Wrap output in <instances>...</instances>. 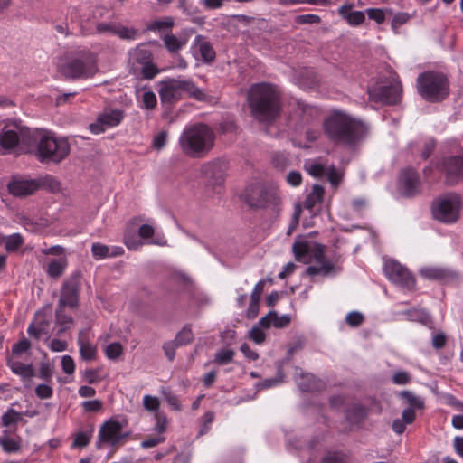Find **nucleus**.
<instances>
[{
	"label": "nucleus",
	"mask_w": 463,
	"mask_h": 463,
	"mask_svg": "<svg viewBox=\"0 0 463 463\" xmlns=\"http://www.w3.org/2000/svg\"><path fill=\"white\" fill-rule=\"evenodd\" d=\"M80 278V272L75 271L63 281L58 307L74 308L78 306Z\"/></svg>",
	"instance_id": "obj_13"
},
{
	"label": "nucleus",
	"mask_w": 463,
	"mask_h": 463,
	"mask_svg": "<svg viewBox=\"0 0 463 463\" xmlns=\"http://www.w3.org/2000/svg\"><path fill=\"white\" fill-rule=\"evenodd\" d=\"M188 39L184 37H177L173 33L165 34L163 37L165 47L170 53L178 52L184 46L186 45Z\"/></svg>",
	"instance_id": "obj_28"
},
{
	"label": "nucleus",
	"mask_w": 463,
	"mask_h": 463,
	"mask_svg": "<svg viewBox=\"0 0 463 463\" xmlns=\"http://www.w3.org/2000/svg\"><path fill=\"white\" fill-rule=\"evenodd\" d=\"M291 318L288 315L279 316L275 312V316H272V325L276 328H283L289 325Z\"/></svg>",
	"instance_id": "obj_57"
},
{
	"label": "nucleus",
	"mask_w": 463,
	"mask_h": 463,
	"mask_svg": "<svg viewBox=\"0 0 463 463\" xmlns=\"http://www.w3.org/2000/svg\"><path fill=\"white\" fill-rule=\"evenodd\" d=\"M158 85L162 104L173 105L184 97H192L197 100H202L205 97L203 90L190 80L167 78L161 80Z\"/></svg>",
	"instance_id": "obj_5"
},
{
	"label": "nucleus",
	"mask_w": 463,
	"mask_h": 463,
	"mask_svg": "<svg viewBox=\"0 0 463 463\" xmlns=\"http://www.w3.org/2000/svg\"><path fill=\"white\" fill-rule=\"evenodd\" d=\"M194 340V334L190 326H184L180 332L175 335V341L179 345H185L190 344Z\"/></svg>",
	"instance_id": "obj_41"
},
{
	"label": "nucleus",
	"mask_w": 463,
	"mask_h": 463,
	"mask_svg": "<svg viewBox=\"0 0 463 463\" xmlns=\"http://www.w3.org/2000/svg\"><path fill=\"white\" fill-rule=\"evenodd\" d=\"M461 202L458 195L449 194L432 204V215L435 220L444 223L456 222L460 215Z\"/></svg>",
	"instance_id": "obj_11"
},
{
	"label": "nucleus",
	"mask_w": 463,
	"mask_h": 463,
	"mask_svg": "<svg viewBox=\"0 0 463 463\" xmlns=\"http://www.w3.org/2000/svg\"><path fill=\"white\" fill-rule=\"evenodd\" d=\"M384 273L387 278L403 288L412 289L415 287V279L407 268L396 260H391L384 263Z\"/></svg>",
	"instance_id": "obj_15"
},
{
	"label": "nucleus",
	"mask_w": 463,
	"mask_h": 463,
	"mask_svg": "<svg viewBox=\"0 0 463 463\" xmlns=\"http://www.w3.org/2000/svg\"><path fill=\"white\" fill-rule=\"evenodd\" d=\"M325 194V189L322 185L314 184L312 191L307 194L304 206L311 210L316 204L322 203Z\"/></svg>",
	"instance_id": "obj_32"
},
{
	"label": "nucleus",
	"mask_w": 463,
	"mask_h": 463,
	"mask_svg": "<svg viewBox=\"0 0 463 463\" xmlns=\"http://www.w3.org/2000/svg\"><path fill=\"white\" fill-rule=\"evenodd\" d=\"M366 14L369 19L375 21L378 24L385 21V11L380 8H368Z\"/></svg>",
	"instance_id": "obj_49"
},
{
	"label": "nucleus",
	"mask_w": 463,
	"mask_h": 463,
	"mask_svg": "<svg viewBox=\"0 0 463 463\" xmlns=\"http://www.w3.org/2000/svg\"><path fill=\"white\" fill-rule=\"evenodd\" d=\"M55 316L56 320L53 324V333L60 336L71 327L73 325V318L71 316L65 314L64 307H57Z\"/></svg>",
	"instance_id": "obj_25"
},
{
	"label": "nucleus",
	"mask_w": 463,
	"mask_h": 463,
	"mask_svg": "<svg viewBox=\"0 0 463 463\" xmlns=\"http://www.w3.org/2000/svg\"><path fill=\"white\" fill-rule=\"evenodd\" d=\"M124 423L115 419L105 421L99 431L97 447L101 445L115 446L128 436V432H123Z\"/></svg>",
	"instance_id": "obj_12"
},
{
	"label": "nucleus",
	"mask_w": 463,
	"mask_h": 463,
	"mask_svg": "<svg viewBox=\"0 0 463 463\" xmlns=\"http://www.w3.org/2000/svg\"><path fill=\"white\" fill-rule=\"evenodd\" d=\"M24 243V239L19 233H14L5 240V249L7 251L16 250Z\"/></svg>",
	"instance_id": "obj_44"
},
{
	"label": "nucleus",
	"mask_w": 463,
	"mask_h": 463,
	"mask_svg": "<svg viewBox=\"0 0 463 463\" xmlns=\"http://www.w3.org/2000/svg\"><path fill=\"white\" fill-rule=\"evenodd\" d=\"M178 346L180 345L176 341H175V339L164 343L163 350L165 352V356L170 362L174 361L175 356V350Z\"/></svg>",
	"instance_id": "obj_50"
},
{
	"label": "nucleus",
	"mask_w": 463,
	"mask_h": 463,
	"mask_svg": "<svg viewBox=\"0 0 463 463\" xmlns=\"http://www.w3.org/2000/svg\"><path fill=\"white\" fill-rule=\"evenodd\" d=\"M311 250L310 245L307 241H296L293 244V252L296 260L305 264L310 262Z\"/></svg>",
	"instance_id": "obj_30"
},
{
	"label": "nucleus",
	"mask_w": 463,
	"mask_h": 463,
	"mask_svg": "<svg viewBox=\"0 0 463 463\" xmlns=\"http://www.w3.org/2000/svg\"><path fill=\"white\" fill-rule=\"evenodd\" d=\"M216 136L206 124L196 123L186 127L179 137L181 151L192 158H203L213 148Z\"/></svg>",
	"instance_id": "obj_3"
},
{
	"label": "nucleus",
	"mask_w": 463,
	"mask_h": 463,
	"mask_svg": "<svg viewBox=\"0 0 463 463\" xmlns=\"http://www.w3.org/2000/svg\"><path fill=\"white\" fill-rule=\"evenodd\" d=\"M353 4L345 3L338 9V14L351 26H359L365 21V14L362 11H352Z\"/></svg>",
	"instance_id": "obj_24"
},
{
	"label": "nucleus",
	"mask_w": 463,
	"mask_h": 463,
	"mask_svg": "<svg viewBox=\"0 0 463 463\" xmlns=\"http://www.w3.org/2000/svg\"><path fill=\"white\" fill-rule=\"evenodd\" d=\"M308 174L314 177H323L326 172V166L317 161H308L305 164Z\"/></svg>",
	"instance_id": "obj_38"
},
{
	"label": "nucleus",
	"mask_w": 463,
	"mask_h": 463,
	"mask_svg": "<svg viewBox=\"0 0 463 463\" xmlns=\"http://www.w3.org/2000/svg\"><path fill=\"white\" fill-rule=\"evenodd\" d=\"M297 383L302 392H313L320 385V382L311 373H301Z\"/></svg>",
	"instance_id": "obj_33"
},
{
	"label": "nucleus",
	"mask_w": 463,
	"mask_h": 463,
	"mask_svg": "<svg viewBox=\"0 0 463 463\" xmlns=\"http://www.w3.org/2000/svg\"><path fill=\"white\" fill-rule=\"evenodd\" d=\"M0 446L7 453H14L20 449V439L12 431L5 430L0 435Z\"/></svg>",
	"instance_id": "obj_27"
},
{
	"label": "nucleus",
	"mask_w": 463,
	"mask_h": 463,
	"mask_svg": "<svg viewBox=\"0 0 463 463\" xmlns=\"http://www.w3.org/2000/svg\"><path fill=\"white\" fill-rule=\"evenodd\" d=\"M128 66L134 74L140 71L142 78L151 80L155 78L159 70L152 62V53L146 48L145 43L138 44L128 52Z\"/></svg>",
	"instance_id": "obj_8"
},
{
	"label": "nucleus",
	"mask_w": 463,
	"mask_h": 463,
	"mask_svg": "<svg viewBox=\"0 0 463 463\" xmlns=\"http://www.w3.org/2000/svg\"><path fill=\"white\" fill-rule=\"evenodd\" d=\"M441 172L448 185H455L463 180V157L452 156L443 159Z\"/></svg>",
	"instance_id": "obj_18"
},
{
	"label": "nucleus",
	"mask_w": 463,
	"mask_h": 463,
	"mask_svg": "<svg viewBox=\"0 0 463 463\" xmlns=\"http://www.w3.org/2000/svg\"><path fill=\"white\" fill-rule=\"evenodd\" d=\"M296 21H297V23L302 24H318V23H320L321 19L317 14H303V15L297 16Z\"/></svg>",
	"instance_id": "obj_63"
},
{
	"label": "nucleus",
	"mask_w": 463,
	"mask_h": 463,
	"mask_svg": "<svg viewBox=\"0 0 463 463\" xmlns=\"http://www.w3.org/2000/svg\"><path fill=\"white\" fill-rule=\"evenodd\" d=\"M76 57L61 61L58 70L61 75L71 79H87L93 77L98 71L96 56L90 50H79L75 52Z\"/></svg>",
	"instance_id": "obj_6"
},
{
	"label": "nucleus",
	"mask_w": 463,
	"mask_h": 463,
	"mask_svg": "<svg viewBox=\"0 0 463 463\" xmlns=\"http://www.w3.org/2000/svg\"><path fill=\"white\" fill-rule=\"evenodd\" d=\"M193 48L195 57L203 62L210 64L215 60V51L204 36L197 35L194 38Z\"/></svg>",
	"instance_id": "obj_22"
},
{
	"label": "nucleus",
	"mask_w": 463,
	"mask_h": 463,
	"mask_svg": "<svg viewBox=\"0 0 463 463\" xmlns=\"http://www.w3.org/2000/svg\"><path fill=\"white\" fill-rule=\"evenodd\" d=\"M422 277L429 279L445 280L449 277V272L441 268L429 267L420 270Z\"/></svg>",
	"instance_id": "obj_35"
},
{
	"label": "nucleus",
	"mask_w": 463,
	"mask_h": 463,
	"mask_svg": "<svg viewBox=\"0 0 463 463\" xmlns=\"http://www.w3.org/2000/svg\"><path fill=\"white\" fill-rule=\"evenodd\" d=\"M91 252L94 258L102 259L109 256L120 255L123 253V249L119 248V250L115 253H109V248L101 243H93L91 246Z\"/></svg>",
	"instance_id": "obj_37"
},
{
	"label": "nucleus",
	"mask_w": 463,
	"mask_h": 463,
	"mask_svg": "<svg viewBox=\"0 0 463 463\" xmlns=\"http://www.w3.org/2000/svg\"><path fill=\"white\" fill-rule=\"evenodd\" d=\"M326 137L333 142L354 147L365 139L368 127L360 119L342 112L335 111L323 124Z\"/></svg>",
	"instance_id": "obj_1"
},
{
	"label": "nucleus",
	"mask_w": 463,
	"mask_h": 463,
	"mask_svg": "<svg viewBox=\"0 0 463 463\" xmlns=\"http://www.w3.org/2000/svg\"><path fill=\"white\" fill-rule=\"evenodd\" d=\"M220 171V162H209L203 166V173L209 178H213L216 172Z\"/></svg>",
	"instance_id": "obj_56"
},
{
	"label": "nucleus",
	"mask_w": 463,
	"mask_h": 463,
	"mask_svg": "<svg viewBox=\"0 0 463 463\" xmlns=\"http://www.w3.org/2000/svg\"><path fill=\"white\" fill-rule=\"evenodd\" d=\"M400 184L404 195L410 197L420 192V182L417 172L412 168L405 169L401 175Z\"/></svg>",
	"instance_id": "obj_23"
},
{
	"label": "nucleus",
	"mask_w": 463,
	"mask_h": 463,
	"mask_svg": "<svg viewBox=\"0 0 463 463\" xmlns=\"http://www.w3.org/2000/svg\"><path fill=\"white\" fill-rule=\"evenodd\" d=\"M314 260L319 266H309L306 269L305 274L307 276L323 275L328 276L335 271V265L325 259V250L322 245H317L311 250L310 260Z\"/></svg>",
	"instance_id": "obj_19"
},
{
	"label": "nucleus",
	"mask_w": 463,
	"mask_h": 463,
	"mask_svg": "<svg viewBox=\"0 0 463 463\" xmlns=\"http://www.w3.org/2000/svg\"><path fill=\"white\" fill-rule=\"evenodd\" d=\"M7 187L14 196L23 197L29 194V180L19 175H14Z\"/></svg>",
	"instance_id": "obj_26"
},
{
	"label": "nucleus",
	"mask_w": 463,
	"mask_h": 463,
	"mask_svg": "<svg viewBox=\"0 0 463 463\" xmlns=\"http://www.w3.org/2000/svg\"><path fill=\"white\" fill-rule=\"evenodd\" d=\"M143 405L149 411L157 412L160 402L158 398L151 395H145L143 398Z\"/></svg>",
	"instance_id": "obj_52"
},
{
	"label": "nucleus",
	"mask_w": 463,
	"mask_h": 463,
	"mask_svg": "<svg viewBox=\"0 0 463 463\" xmlns=\"http://www.w3.org/2000/svg\"><path fill=\"white\" fill-rule=\"evenodd\" d=\"M325 175H326L328 181L333 186H337L342 179L341 173L335 168V165L328 166Z\"/></svg>",
	"instance_id": "obj_47"
},
{
	"label": "nucleus",
	"mask_w": 463,
	"mask_h": 463,
	"mask_svg": "<svg viewBox=\"0 0 463 463\" xmlns=\"http://www.w3.org/2000/svg\"><path fill=\"white\" fill-rule=\"evenodd\" d=\"M246 202L251 208L270 209L273 212H278L280 205L278 194L261 184L250 185L247 189Z\"/></svg>",
	"instance_id": "obj_10"
},
{
	"label": "nucleus",
	"mask_w": 463,
	"mask_h": 463,
	"mask_svg": "<svg viewBox=\"0 0 463 463\" xmlns=\"http://www.w3.org/2000/svg\"><path fill=\"white\" fill-rule=\"evenodd\" d=\"M61 367L65 373L71 374L75 371V364L70 355H64L61 359Z\"/></svg>",
	"instance_id": "obj_62"
},
{
	"label": "nucleus",
	"mask_w": 463,
	"mask_h": 463,
	"mask_svg": "<svg viewBox=\"0 0 463 463\" xmlns=\"http://www.w3.org/2000/svg\"><path fill=\"white\" fill-rule=\"evenodd\" d=\"M322 463H348L346 457L340 452H330L322 460Z\"/></svg>",
	"instance_id": "obj_53"
},
{
	"label": "nucleus",
	"mask_w": 463,
	"mask_h": 463,
	"mask_svg": "<svg viewBox=\"0 0 463 463\" xmlns=\"http://www.w3.org/2000/svg\"><path fill=\"white\" fill-rule=\"evenodd\" d=\"M102 402L99 400H91L82 402V408L85 411H99L102 409Z\"/></svg>",
	"instance_id": "obj_61"
},
{
	"label": "nucleus",
	"mask_w": 463,
	"mask_h": 463,
	"mask_svg": "<svg viewBox=\"0 0 463 463\" xmlns=\"http://www.w3.org/2000/svg\"><path fill=\"white\" fill-rule=\"evenodd\" d=\"M124 111L121 109H105L96 121L90 125L91 133L99 135L106 129L117 127L124 118Z\"/></svg>",
	"instance_id": "obj_16"
},
{
	"label": "nucleus",
	"mask_w": 463,
	"mask_h": 463,
	"mask_svg": "<svg viewBox=\"0 0 463 463\" xmlns=\"http://www.w3.org/2000/svg\"><path fill=\"white\" fill-rule=\"evenodd\" d=\"M364 321V315L358 311H352L345 317V322L352 327H358Z\"/></svg>",
	"instance_id": "obj_45"
},
{
	"label": "nucleus",
	"mask_w": 463,
	"mask_h": 463,
	"mask_svg": "<svg viewBox=\"0 0 463 463\" xmlns=\"http://www.w3.org/2000/svg\"><path fill=\"white\" fill-rule=\"evenodd\" d=\"M118 23H99L96 26V30L99 33H111L116 34Z\"/></svg>",
	"instance_id": "obj_55"
},
{
	"label": "nucleus",
	"mask_w": 463,
	"mask_h": 463,
	"mask_svg": "<svg viewBox=\"0 0 463 463\" xmlns=\"http://www.w3.org/2000/svg\"><path fill=\"white\" fill-rule=\"evenodd\" d=\"M235 352L232 349H220L216 352L213 363L219 365H224L231 363L234 357Z\"/></svg>",
	"instance_id": "obj_40"
},
{
	"label": "nucleus",
	"mask_w": 463,
	"mask_h": 463,
	"mask_svg": "<svg viewBox=\"0 0 463 463\" xmlns=\"http://www.w3.org/2000/svg\"><path fill=\"white\" fill-rule=\"evenodd\" d=\"M411 375L404 371L396 372L392 376V382L398 385H404L411 382Z\"/></svg>",
	"instance_id": "obj_59"
},
{
	"label": "nucleus",
	"mask_w": 463,
	"mask_h": 463,
	"mask_svg": "<svg viewBox=\"0 0 463 463\" xmlns=\"http://www.w3.org/2000/svg\"><path fill=\"white\" fill-rule=\"evenodd\" d=\"M138 34L137 29L134 27H126L121 24H118L115 35L118 36L122 40L131 41L137 38Z\"/></svg>",
	"instance_id": "obj_39"
},
{
	"label": "nucleus",
	"mask_w": 463,
	"mask_h": 463,
	"mask_svg": "<svg viewBox=\"0 0 463 463\" xmlns=\"http://www.w3.org/2000/svg\"><path fill=\"white\" fill-rule=\"evenodd\" d=\"M53 332L52 308L47 305L35 313L31 323V335L38 339H48Z\"/></svg>",
	"instance_id": "obj_14"
},
{
	"label": "nucleus",
	"mask_w": 463,
	"mask_h": 463,
	"mask_svg": "<svg viewBox=\"0 0 463 463\" xmlns=\"http://www.w3.org/2000/svg\"><path fill=\"white\" fill-rule=\"evenodd\" d=\"M31 137L37 142L35 156L43 164L58 165L70 155L71 146L68 140L56 137L51 131L36 129L31 133Z\"/></svg>",
	"instance_id": "obj_4"
},
{
	"label": "nucleus",
	"mask_w": 463,
	"mask_h": 463,
	"mask_svg": "<svg viewBox=\"0 0 463 463\" xmlns=\"http://www.w3.org/2000/svg\"><path fill=\"white\" fill-rule=\"evenodd\" d=\"M417 90L419 94L426 100L440 101L449 94L448 80L439 72H423L417 79Z\"/></svg>",
	"instance_id": "obj_7"
},
{
	"label": "nucleus",
	"mask_w": 463,
	"mask_h": 463,
	"mask_svg": "<svg viewBox=\"0 0 463 463\" xmlns=\"http://www.w3.org/2000/svg\"><path fill=\"white\" fill-rule=\"evenodd\" d=\"M38 190L57 194L61 190V184L56 176L44 174L31 179V194Z\"/></svg>",
	"instance_id": "obj_21"
},
{
	"label": "nucleus",
	"mask_w": 463,
	"mask_h": 463,
	"mask_svg": "<svg viewBox=\"0 0 463 463\" xmlns=\"http://www.w3.org/2000/svg\"><path fill=\"white\" fill-rule=\"evenodd\" d=\"M400 397L408 403L409 408H412L414 410L424 408L423 400L420 397L415 395L412 392L402 391L400 392Z\"/></svg>",
	"instance_id": "obj_36"
},
{
	"label": "nucleus",
	"mask_w": 463,
	"mask_h": 463,
	"mask_svg": "<svg viewBox=\"0 0 463 463\" xmlns=\"http://www.w3.org/2000/svg\"><path fill=\"white\" fill-rule=\"evenodd\" d=\"M28 129L19 120L7 121L0 131V155L17 153Z\"/></svg>",
	"instance_id": "obj_9"
},
{
	"label": "nucleus",
	"mask_w": 463,
	"mask_h": 463,
	"mask_svg": "<svg viewBox=\"0 0 463 463\" xmlns=\"http://www.w3.org/2000/svg\"><path fill=\"white\" fill-rule=\"evenodd\" d=\"M168 139L167 131L159 132L153 139V147L156 150H160L165 146Z\"/></svg>",
	"instance_id": "obj_54"
},
{
	"label": "nucleus",
	"mask_w": 463,
	"mask_h": 463,
	"mask_svg": "<svg viewBox=\"0 0 463 463\" xmlns=\"http://www.w3.org/2000/svg\"><path fill=\"white\" fill-rule=\"evenodd\" d=\"M174 25V19L170 16L165 17L161 20L154 21L149 26L150 30H162L172 28Z\"/></svg>",
	"instance_id": "obj_51"
},
{
	"label": "nucleus",
	"mask_w": 463,
	"mask_h": 463,
	"mask_svg": "<svg viewBox=\"0 0 463 463\" xmlns=\"http://www.w3.org/2000/svg\"><path fill=\"white\" fill-rule=\"evenodd\" d=\"M142 103L143 108L146 109H154L157 105L156 94L151 90L145 91L142 95Z\"/></svg>",
	"instance_id": "obj_46"
},
{
	"label": "nucleus",
	"mask_w": 463,
	"mask_h": 463,
	"mask_svg": "<svg viewBox=\"0 0 463 463\" xmlns=\"http://www.w3.org/2000/svg\"><path fill=\"white\" fill-rule=\"evenodd\" d=\"M91 433L79 432L76 434L75 439L71 444L72 448H83L88 446L90 441Z\"/></svg>",
	"instance_id": "obj_48"
},
{
	"label": "nucleus",
	"mask_w": 463,
	"mask_h": 463,
	"mask_svg": "<svg viewBox=\"0 0 463 463\" xmlns=\"http://www.w3.org/2000/svg\"><path fill=\"white\" fill-rule=\"evenodd\" d=\"M122 354L123 346L118 342L109 344L105 349V354L110 360L118 359Z\"/></svg>",
	"instance_id": "obj_43"
},
{
	"label": "nucleus",
	"mask_w": 463,
	"mask_h": 463,
	"mask_svg": "<svg viewBox=\"0 0 463 463\" xmlns=\"http://www.w3.org/2000/svg\"><path fill=\"white\" fill-rule=\"evenodd\" d=\"M250 338L256 344L260 345L265 341L266 335L259 326H253L250 331Z\"/></svg>",
	"instance_id": "obj_60"
},
{
	"label": "nucleus",
	"mask_w": 463,
	"mask_h": 463,
	"mask_svg": "<svg viewBox=\"0 0 463 463\" xmlns=\"http://www.w3.org/2000/svg\"><path fill=\"white\" fill-rule=\"evenodd\" d=\"M287 182L292 186H298L302 183V175L298 171H291L287 175Z\"/></svg>",
	"instance_id": "obj_64"
},
{
	"label": "nucleus",
	"mask_w": 463,
	"mask_h": 463,
	"mask_svg": "<svg viewBox=\"0 0 463 463\" xmlns=\"http://www.w3.org/2000/svg\"><path fill=\"white\" fill-rule=\"evenodd\" d=\"M68 266L67 260L64 258H59L52 260L47 266L46 272L49 277L52 279H59L64 273Z\"/></svg>",
	"instance_id": "obj_29"
},
{
	"label": "nucleus",
	"mask_w": 463,
	"mask_h": 463,
	"mask_svg": "<svg viewBox=\"0 0 463 463\" xmlns=\"http://www.w3.org/2000/svg\"><path fill=\"white\" fill-rule=\"evenodd\" d=\"M29 350V341L23 339L13 346L12 354L8 359L11 370L23 378L29 376V365L22 362V355Z\"/></svg>",
	"instance_id": "obj_20"
},
{
	"label": "nucleus",
	"mask_w": 463,
	"mask_h": 463,
	"mask_svg": "<svg viewBox=\"0 0 463 463\" xmlns=\"http://www.w3.org/2000/svg\"><path fill=\"white\" fill-rule=\"evenodd\" d=\"M23 420V414L16 411L14 408L7 410L2 416V423L5 427L8 428L7 431H13L15 430L16 425Z\"/></svg>",
	"instance_id": "obj_34"
},
{
	"label": "nucleus",
	"mask_w": 463,
	"mask_h": 463,
	"mask_svg": "<svg viewBox=\"0 0 463 463\" xmlns=\"http://www.w3.org/2000/svg\"><path fill=\"white\" fill-rule=\"evenodd\" d=\"M78 344L80 346V353L83 360L91 361L95 359L97 349L91 343L84 338L82 332L79 335Z\"/></svg>",
	"instance_id": "obj_31"
},
{
	"label": "nucleus",
	"mask_w": 463,
	"mask_h": 463,
	"mask_svg": "<svg viewBox=\"0 0 463 463\" xmlns=\"http://www.w3.org/2000/svg\"><path fill=\"white\" fill-rule=\"evenodd\" d=\"M411 15L406 12H399L395 14L391 22L392 30L394 33H399V28L409 22Z\"/></svg>",
	"instance_id": "obj_42"
},
{
	"label": "nucleus",
	"mask_w": 463,
	"mask_h": 463,
	"mask_svg": "<svg viewBox=\"0 0 463 463\" xmlns=\"http://www.w3.org/2000/svg\"><path fill=\"white\" fill-rule=\"evenodd\" d=\"M402 84L395 81L387 86L375 87L369 90L370 98L388 105H394L402 99Z\"/></svg>",
	"instance_id": "obj_17"
},
{
	"label": "nucleus",
	"mask_w": 463,
	"mask_h": 463,
	"mask_svg": "<svg viewBox=\"0 0 463 463\" xmlns=\"http://www.w3.org/2000/svg\"><path fill=\"white\" fill-rule=\"evenodd\" d=\"M35 393L40 399H48L52 395V388L46 384H39L35 388Z\"/></svg>",
	"instance_id": "obj_58"
},
{
	"label": "nucleus",
	"mask_w": 463,
	"mask_h": 463,
	"mask_svg": "<svg viewBox=\"0 0 463 463\" xmlns=\"http://www.w3.org/2000/svg\"><path fill=\"white\" fill-rule=\"evenodd\" d=\"M248 103L253 117L259 121L274 120L280 112V96L271 84L251 86L248 92Z\"/></svg>",
	"instance_id": "obj_2"
}]
</instances>
